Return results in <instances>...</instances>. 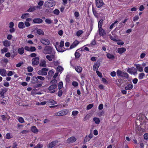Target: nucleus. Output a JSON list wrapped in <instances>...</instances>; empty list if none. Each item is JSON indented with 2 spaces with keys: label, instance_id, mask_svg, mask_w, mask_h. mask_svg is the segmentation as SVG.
I'll use <instances>...</instances> for the list:
<instances>
[{
  "label": "nucleus",
  "instance_id": "f257e3e1",
  "mask_svg": "<svg viewBox=\"0 0 148 148\" xmlns=\"http://www.w3.org/2000/svg\"><path fill=\"white\" fill-rule=\"evenodd\" d=\"M43 52L45 54H52V57L55 55V52L53 47L50 46H46L45 47Z\"/></svg>",
  "mask_w": 148,
  "mask_h": 148
},
{
  "label": "nucleus",
  "instance_id": "f03ea898",
  "mask_svg": "<svg viewBox=\"0 0 148 148\" xmlns=\"http://www.w3.org/2000/svg\"><path fill=\"white\" fill-rule=\"evenodd\" d=\"M117 75L121 77H124L127 79L129 78V75L126 73L123 72L121 70H118L116 72Z\"/></svg>",
  "mask_w": 148,
  "mask_h": 148
},
{
  "label": "nucleus",
  "instance_id": "7ed1b4c3",
  "mask_svg": "<svg viewBox=\"0 0 148 148\" xmlns=\"http://www.w3.org/2000/svg\"><path fill=\"white\" fill-rule=\"evenodd\" d=\"M68 113L66 110H62L55 113L56 116H62Z\"/></svg>",
  "mask_w": 148,
  "mask_h": 148
},
{
  "label": "nucleus",
  "instance_id": "20e7f679",
  "mask_svg": "<svg viewBox=\"0 0 148 148\" xmlns=\"http://www.w3.org/2000/svg\"><path fill=\"white\" fill-rule=\"evenodd\" d=\"M58 141L57 140H55L50 143L47 145L48 148H52L56 146L58 143Z\"/></svg>",
  "mask_w": 148,
  "mask_h": 148
},
{
  "label": "nucleus",
  "instance_id": "39448f33",
  "mask_svg": "<svg viewBox=\"0 0 148 148\" xmlns=\"http://www.w3.org/2000/svg\"><path fill=\"white\" fill-rule=\"evenodd\" d=\"M57 87V85L56 84H53L50 86L48 88V90L50 91H51L50 92V93H53L56 91L55 90H53L55 89Z\"/></svg>",
  "mask_w": 148,
  "mask_h": 148
},
{
  "label": "nucleus",
  "instance_id": "423d86ee",
  "mask_svg": "<svg viewBox=\"0 0 148 148\" xmlns=\"http://www.w3.org/2000/svg\"><path fill=\"white\" fill-rule=\"evenodd\" d=\"M36 84L34 85V88H39L41 87L43 83L42 81L39 80L37 78V81H36Z\"/></svg>",
  "mask_w": 148,
  "mask_h": 148
},
{
  "label": "nucleus",
  "instance_id": "0eeeda50",
  "mask_svg": "<svg viewBox=\"0 0 148 148\" xmlns=\"http://www.w3.org/2000/svg\"><path fill=\"white\" fill-rule=\"evenodd\" d=\"M39 58L38 57H35L32 60V64L33 65H37L38 64Z\"/></svg>",
  "mask_w": 148,
  "mask_h": 148
},
{
  "label": "nucleus",
  "instance_id": "6e6552de",
  "mask_svg": "<svg viewBox=\"0 0 148 148\" xmlns=\"http://www.w3.org/2000/svg\"><path fill=\"white\" fill-rule=\"evenodd\" d=\"M95 1L96 5L98 8L101 7L104 4L102 0H95Z\"/></svg>",
  "mask_w": 148,
  "mask_h": 148
},
{
  "label": "nucleus",
  "instance_id": "1a4fd4ad",
  "mask_svg": "<svg viewBox=\"0 0 148 148\" xmlns=\"http://www.w3.org/2000/svg\"><path fill=\"white\" fill-rule=\"evenodd\" d=\"M40 41L42 44L46 45H48L50 44V41L47 39L44 38L41 39Z\"/></svg>",
  "mask_w": 148,
  "mask_h": 148
},
{
  "label": "nucleus",
  "instance_id": "9d476101",
  "mask_svg": "<svg viewBox=\"0 0 148 148\" xmlns=\"http://www.w3.org/2000/svg\"><path fill=\"white\" fill-rule=\"evenodd\" d=\"M7 88H1V91L0 92V96L3 98L5 97V96H4V94L7 91Z\"/></svg>",
  "mask_w": 148,
  "mask_h": 148
},
{
  "label": "nucleus",
  "instance_id": "9b49d317",
  "mask_svg": "<svg viewBox=\"0 0 148 148\" xmlns=\"http://www.w3.org/2000/svg\"><path fill=\"white\" fill-rule=\"evenodd\" d=\"M54 5V4H53V2L52 3H51L50 2L48 1H46L44 4V6L48 7V8L51 7Z\"/></svg>",
  "mask_w": 148,
  "mask_h": 148
},
{
  "label": "nucleus",
  "instance_id": "f8f14e48",
  "mask_svg": "<svg viewBox=\"0 0 148 148\" xmlns=\"http://www.w3.org/2000/svg\"><path fill=\"white\" fill-rule=\"evenodd\" d=\"M76 139L74 137H71L69 138L67 140V142L68 143H72L76 140Z\"/></svg>",
  "mask_w": 148,
  "mask_h": 148
},
{
  "label": "nucleus",
  "instance_id": "ddd939ff",
  "mask_svg": "<svg viewBox=\"0 0 148 148\" xmlns=\"http://www.w3.org/2000/svg\"><path fill=\"white\" fill-rule=\"evenodd\" d=\"M33 23H40L42 22L43 20L40 18H35L33 20Z\"/></svg>",
  "mask_w": 148,
  "mask_h": 148
},
{
  "label": "nucleus",
  "instance_id": "4468645a",
  "mask_svg": "<svg viewBox=\"0 0 148 148\" xmlns=\"http://www.w3.org/2000/svg\"><path fill=\"white\" fill-rule=\"evenodd\" d=\"M100 65V63L99 62H97L94 64L93 66V70L95 71V69L96 70H98Z\"/></svg>",
  "mask_w": 148,
  "mask_h": 148
},
{
  "label": "nucleus",
  "instance_id": "2eb2a0df",
  "mask_svg": "<svg viewBox=\"0 0 148 148\" xmlns=\"http://www.w3.org/2000/svg\"><path fill=\"white\" fill-rule=\"evenodd\" d=\"M4 46L6 47H9L11 45V42L10 41L6 40L3 42Z\"/></svg>",
  "mask_w": 148,
  "mask_h": 148
},
{
  "label": "nucleus",
  "instance_id": "dca6fc26",
  "mask_svg": "<svg viewBox=\"0 0 148 148\" xmlns=\"http://www.w3.org/2000/svg\"><path fill=\"white\" fill-rule=\"evenodd\" d=\"M0 74L2 76H5L7 74L6 71L4 69H0Z\"/></svg>",
  "mask_w": 148,
  "mask_h": 148
},
{
  "label": "nucleus",
  "instance_id": "f3484780",
  "mask_svg": "<svg viewBox=\"0 0 148 148\" xmlns=\"http://www.w3.org/2000/svg\"><path fill=\"white\" fill-rule=\"evenodd\" d=\"M134 66L136 67L137 69L140 72H142L143 71V69L142 67L140 66V65L138 64H135Z\"/></svg>",
  "mask_w": 148,
  "mask_h": 148
},
{
  "label": "nucleus",
  "instance_id": "a211bd4d",
  "mask_svg": "<svg viewBox=\"0 0 148 148\" xmlns=\"http://www.w3.org/2000/svg\"><path fill=\"white\" fill-rule=\"evenodd\" d=\"M99 34L101 36H103L106 34L105 32L102 28H99Z\"/></svg>",
  "mask_w": 148,
  "mask_h": 148
},
{
  "label": "nucleus",
  "instance_id": "6ab92c4d",
  "mask_svg": "<svg viewBox=\"0 0 148 148\" xmlns=\"http://www.w3.org/2000/svg\"><path fill=\"white\" fill-rule=\"evenodd\" d=\"M79 43L77 40L75 41L71 45L70 49H72L76 47Z\"/></svg>",
  "mask_w": 148,
  "mask_h": 148
},
{
  "label": "nucleus",
  "instance_id": "aec40b11",
  "mask_svg": "<svg viewBox=\"0 0 148 148\" xmlns=\"http://www.w3.org/2000/svg\"><path fill=\"white\" fill-rule=\"evenodd\" d=\"M47 103L48 104L53 105L56 104L57 103V102L52 99L49 100L47 101Z\"/></svg>",
  "mask_w": 148,
  "mask_h": 148
},
{
  "label": "nucleus",
  "instance_id": "412c9836",
  "mask_svg": "<svg viewBox=\"0 0 148 148\" xmlns=\"http://www.w3.org/2000/svg\"><path fill=\"white\" fill-rule=\"evenodd\" d=\"M37 77L36 76H33L31 79V83L32 84L34 85L36 84V81H37Z\"/></svg>",
  "mask_w": 148,
  "mask_h": 148
},
{
  "label": "nucleus",
  "instance_id": "4be33fe9",
  "mask_svg": "<svg viewBox=\"0 0 148 148\" xmlns=\"http://www.w3.org/2000/svg\"><path fill=\"white\" fill-rule=\"evenodd\" d=\"M31 130L33 132L35 133L38 132V130L36 128V127L34 126H33L31 127Z\"/></svg>",
  "mask_w": 148,
  "mask_h": 148
},
{
  "label": "nucleus",
  "instance_id": "5701e85b",
  "mask_svg": "<svg viewBox=\"0 0 148 148\" xmlns=\"http://www.w3.org/2000/svg\"><path fill=\"white\" fill-rule=\"evenodd\" d=\"M38 75H46L47 74V72H44L42 70L38 71Z\"/></svg>",
  "mask_w": 148,
  "mask_h": 148
},
{
  "label": "nucleus",
  "instance_id": "b1692460",
  "mask_svg": "<svg viewBox=\"0 0 148 148\" xmlns=\"http://www.w3.org/2000/svg\"><path fill=\"white\" fill-rule=\"evenodd\" d=\"M126 51V49L124 48H121L118 49V52L119 53H122Z\"/></svg>",
  "mask_w": 148,
  "mask_h": 148
},
{
  "label": "nucleus",
  "instance_id": "393cba45",
  "mask_svg": "<svg viewBox=\"0 0 148 148\" xmlns=\"http://www.w3.org/2000/svg\"><path fill=\"white\" fill-rule=\"evenodd\" d=\"M75 70L78 73H80L82 71V68L79 66H77L75 67Z\"/></svg>",
  "mask_w": 148,
  "mask_h": 148
},
{
  "label": "nucleus",
  "instance_id": "a878e982",
  "mask_svg": "<svg viewBox=\"0 0 148 148\" xmlns=\"http://www.w3.org/2000/svg\"><path fill=\"white\" fill-rule=\"evenodd\" d=\"M18 53L20 55L23 54L24 52V48L23 47H21V48H19L18 49Z\"/></svg>",
  "mask_w": 148,
  "mask_h": 148
},
{
  "label": "nucleus",
  "instance_id": "bb28decb",
  "mask_svg": "<svg viewBox=\"0 0 148 148\" xmlns=\"http://www.w3.org/2000/svg\"><path fill=\"white\" fill-rule=\"evenodd\" d=\"M51 55H47L46 56V58L49 61H52V58L53 59L54 58L55 55H54V57H52V54H50Z\"/></svg>",
  "mask_w": 148,
  "mask_h": 148
},
{
  "label": "nucleus",
  "instance_id": "cd10ccee",
  "mask_svg": "<svg viewBox=\"0 0 148 148\" xmlns=\"http://www.w3.org/2000/svg\"><path fill=\"white\" fill-rule=\"evenodd\" d=\"M107 57L108 58L112 60H113L114 58V56L113 55L109 53H108L107 54Z\"/></svg>",
  "mask_w": 148,
  "mask_h": 148
},
{
  "label": "nucleus",
  "instance_id": "c85d7f7f",
  "mask_svg": "<svg viewBox=\"0 0 148 148\" xmlns=\"http://www.w3.org/2000/svg\"><path fill=\"white\" fill-rule=\"evenodd\" d=\"M18 26V27L21 29H23L25 27V26L24 25V23L22 22H19Z\"/></svg>",
  "mask_w": 148,
  "mask_h": 148
},
{
  "label": "nucleus",
  "instance_id": "c756f323",
  "mask_svg": "<svg viewBox=\"0 0 148 148\" xmlns=\"http://www.w3.org/2000/svg\"><path fill=\"white\" fill-rule=\"evenodd\" d=\"M133 87V86L132 84H128L127 86L125 87V89L126 90H130Z\"/></svg>",
  "mask_w": 148,
  "mask_h": 148
},
{
  "label": "nucleus",
  "instance_id": "7c9ffc66",
  "mask_svg": "<svg viewBox=\"0 0 148 148\" xmlns=\"http://www.w3.org/2000/svg\"><path fill=\"white\" fill-rule=\"evenodd\" d=\"M40 66L46 67L47 66V65L46 64V61L45 60H43L41 61L40 63Z\"/></svg>",
  "mask_w": 148,
  "mask_h": 148
},
{
  "label": "nucleus",
  "instance_id": "2f4dec72",
  "mask_svg": "<svg viewBox=\"0 0 148 148\" xmlns=\"http://www.w3.org/2000/svg\"><path fill=\"white\" fill-rule=\"evenodd\" d=\"M37 33L39 35H43L44 34L43 31L41 29H38L37 30Z\"/></svg>",
  "mask_w": 148,
  "mask_h": 148
},
{
  "label": "nucleus",
  "instance_id": "473e14b6",
  "mask_svg": "<svg viewBox=\"0 0 148 148\" xmlns=\"http://www.w3.org/2000/svg\"><path fill=\"white\" fill-rule=\"evenodd\" d=\"M63 70V68L61 66H59L57 68V71L58 72H62Z\"/></svg>",
  "mask_w": 148,
  "mask_h": 148
},
{
  "label": "nucleus",
  "instance_id": "72a5a7b5",
  "mask_svg": "<svg viewBox=\"0 0 148 148\" xmlns=\"http://www.w3.org/2000/svg\"><path fill=\"white\" fill-rule=\"evenodd\" d=\"M122 79H117L116 81V82L118 85H121L122 84Z\"/></svg>",
  "mask_w": 148,
  "mask_h": 148
},
{
  "label": "nucleus",
  "instance_id": "f704fd0d",
  "mask_svg": "<svg viewBox=\"0 0 148 148\" xmlns=\"http://www.w3.org/2000/svg\"><path fill=\"white\" fill-rule=\"evenodd\" d=\"M145 76L144 73H142L139 74L138 76V78L139 79H142Z\"/></svg>",
  "mask_w": 148,
  "mask_h": 148
},
{
  "label": "nucleus",
  "instance_id": "c9c22d12",
  "mask_svg": "<svg viewBox=\"0 0 148 148\" xmlns=\"http://www.w3.org/2000/svg\"><path fill=\"white\" fill-rule=\"evenodd\" d=\"M29 15V14L27 13L23 14H22V16H21V18L22 19L28 17L27 16H28Z\"/></svg>",
  "mask_w": 148,
  "mask_h": 148
},
{
  "label": "nucleus",
  "instance_id": "e433bc0d",
  "mask_svg": "<svg viewBox=\"0 0 148 148\" xmlns=\"http://www.w3.org/2000/svg\"><path fill=\"white\" fill-rule=\"evenodd\" d=\"M55 47L56 49L58 51V52H63L64 51V50H62V49H61L60 47L58 46L57 47L56 45L55 46Z\"/></svg>",
  "mask_w": 148,
  "mask_h": 148
},
{
  "label": "nucleus",
  "instance_id": "4c0bfd02",
  "mask_svg": "<svg viewBox=\"0 0 148 148\" xmlns=\"http://www.w3.org/2000/svg\"><path fill=\"white\" fill-rule=\"evenodd\" d=\"M58 89L60 90L63 86V83L62 81H61L58 84Z\"/></svg>",
  "mask_w": 148,
  "mask_h": 148
},
{
  "label": "nucleus",
  "instance_id": "58836bf2",
  "mask_svg": "<svg viewBox=\"0 0 148 148\" xmlns=\"http://www.w3.org/2000/svg\"><path fill=\"white\" fill-rule=\"evenodd\" d=\"M103 20L102 19L100 20L98 23V28H101L102 27Z\"/></svg>",
  "mask_w": 148,
  "mask_h": 148
},
{
  "label": "nucleus",
  "instance_id": "ea45409f",
  "mask_svg": "<svg viewBox=\"0 0 148 148\" xmlns=\"http://www.w3.org/2000/svg\"><path fill=\"white\" fill-rule=\"evenodd\" d=\"M78 50V49L76 51V52H75V58H79V57H80V53H79V52H77V50Z\"/></svg>",
  "mask_w": 148,
  "mask_h": 148
},
{
  "label": "nucleus",
  "instance_id": "a19ab883",
  "mask_svg": "<svg viewBox=\"0 0 148 148\" xmlns=\"http://www.w3.org/2000/svg\"><path fill=\"white\" fill-rule=\"evenodd\" d=\"M93 121L95 122L96 124H99V123L100 121L98 118L95 117L93 118Z\"/></svg>",
  "mask_w": 148,
  "mask_h": 148
},
{
  "label": "nucleus",
  "instance_id": "79ce46f5",
  "mask_svg": "<svg viewBox=\"0 0 148 148\" xmlns=\"http://www.w3.org/2000/svg\"><path fill=\"white\" fill-rule=\"evenodd\" d=\"M36 9L35 7H31L28 10V12H32L35 11Z\"/></svg>",
  "mask_w": 148,
  "mask_h": 148
},
{
  "label": "nucleus",
  "instance_id": "37998d69",
  "mask_svg": "<svg viewBox=\"0 0 148 148\" xmlns=\"http://www.w3.org/2000/svg\"><path fill=\"white\" fill-rule=\"evenodd\" d=\"M18 120L19 122L21 123H23L24 122V120L23 118L19 117L18 118Z\"/></svg>",
  "mask_w": 148,
  "mask_h": 148
},
{
  "label": "nucleus",
  "instance_id": "c03bdc74",
  "mask_svg": "<svg viewBox=\"0 0 148 148\" xmlns=\"http://www.w3.org/2000/svg\"><path fill=\"white\" fill-rule=\"evenodd\" d=\"M93 105L92 104H90L87 106L86 109L88 110H90L93 107Z\"/></svg>",
  "mask_w": 148,
  "mask_h": 148
},
{
  "label": "nucleus",
  "instance_id": "a18cd8bd",
  "mask_svg": "<svg viewBox=\"0 0 148 148\" xmlns=\"http://www.w3.org/2000/svg\"><path fill=\"white\" fill-rule=\"evenodd\" d=\"M8 51V49L6 47H4L3 49H2L1 50L2 53H3L4 52H6Z\"/></svg>",
  "mask_w": 148,
  "mask_h": 148
},
{
  "label": "nucleus",
  "instance_id": "49530a36",
  "mask_svg": "<svg viewBox=\"0 0 148 148\" xmlns=\"http://www.w3.org/2000/svg\"><path fill=\"white\" fill-rule=\"evenodd\" d=\"M83 32L82 30H79L77 32V35L78 36H79L81 35L82 33Z\"/></svg>",
  "mask_w": 148,
  "mask_h": 148
},
{
  "label": "nucleus",
  "instance_id": "de8ad7c7",
  "mask_svg": "<svg viewBox=\"0 0 148 148\" xmlns=\"http://www.w3.org/2000/svg\"><path fill=\"white\" fill-rule=\"evenodd\" d=\"M45 22L46 23L48 24H50L52 23V21L51 20L48 18L46 19L45 20Z\"/></svg>",
  "mask_w": 148,
  "mask_h": 148
},
{
  "label": "nucleus",
  "instance_id": "09e8293b",
  "mask_svg": "<svg viewBox=\"0 0 148 148\" xmlns=\"http://www.w3.org/2000/svg\"><path fill=\"white\" fill-rule=\"evenodd\" d=\"M60 11L58 9H55L53 11V13L57 15H58Z\"/></svg>",
  "mask_w": 148,
  "mask_h": 148
},
{
  "label": "nucleus",
  "instance_id": "8fccbe9b",
  "mask_svg": "<svg viewBox=\"0 0 148 148\" xmlns=\"http://www.w3.org/2000/svg\"><path fill=\"white\" fill-rule=\"evenodd\" d=\"M43 147V145L40 143L38 144L34 148H40Z\"/></svg>",
  "mask_w": 148,
  "mask_h": 148
},
{
  "label": "nucleus",
  "instance_id": "3c124183",
  "mask_svg": "<svg viewBox=\"0 0 148 148\" xmlns=\"http://www.w3.org/2000/svg\"><path fill=\"white\" fill-rule=\"evenodd\" d=\"M27 69L28 71L30 72L32 71L33 70V68L30 66L28 67Z\"/></svg>",
  "mask_w": 148,
  "mask_h": 148
},
{
  "label": "nucleus",
  "instance_id": "603ef678",
  "mask_svg": "<svg viewBox=\"0 0 148 148\" xmlns=\"http://www.w3.org/2000/svg\"><path fill=\"white\" fill-rule=\"evenodd\" d=\"M37 78L38 79H40V80H41V81H43L44 80L45 78L44 77L40 76H38L37 77Z\"/></svg>",
  "mask_w": 148,
  "mask_h": 148
},
{
  "label": "nucleus",
  "instance_id": "864d4df0",
  "mask_svg": "<svg viewBox=\"0 0 148 148\" xmlns=\"http://www.w3.org/2000/svg\"><path fill=\"white\" fill-rule=\"evenodd\" d=\"M110 39L114 41H117L118 40L116 39V37L114 36H110Z\"/></svg>",
  "mask_w": 148,
  "mask_h": 148
},
{
  "label": "nucleus",
  "instance_id": "5fc2aeb1",
  "mask_svg": "<svg viewBox=\"0 0 148 148\" xmlns=\"http://www.w3.org/2000/svg\"><path fill=\"white\" fill-rule=\"evenodd\" d=\"M44 3V1H42L40 0L38 3V5L41 7L43 5Z\"/></svg>",
  "mask_w": 148,
  "mask_h": 148
},
{
  "label": "nucleus",
  "instance_id": "6e6d98bb",
  "mask_svg": "<svg viewBox=\"0 0 148 148\" xmlns=\"http://www.w3.org/2000/svg\"><path fill=\"white\" fill-rule=\"evenodd\" d=\"M96 73L100 77H102V74L101 73L99 72V71H96Z\"/></svg>",
  "mask_w": 148,
  "mask_h": 148
},
{
  "label": "nucleus",
  "instance_id": "4d7b16f0",
  "mask_svg": "<svg viewBox=\"0 0 148 148\" xmlns=\"http://www.w3.org/2000/svg\"><path fill=\"white\" fill-rule=\"evenodd\" d=\"M79 112L78 111H73L72 112V115L74 116H76L78 113Z\"/></svg>",
  "mask_w": 148,
  "mask_h": 148
},
{
  "label": "nucleus",
  "instance_id": "13d9d810",
  "mask_svg": "<svg viewBox=\"0 0 148 148\" xmlns=\"http://www.w3.org/2000/svg\"><path fill=\"white\" fill-rule=\"evenodd\" d=\"M36 48L34 47H31L30 48V51L33 52L35 51Z\"/></svg>",
  "mask_w": 148,
  "mask_h": 148
},
{
  "label": "nucleus",
  "instance_id": "bf43d9fd",
  "mask_svg": "<svg viewBox=\"0 0 148 148\" xmlns=\"http://www.w3.org/2000/svg\"><path fill=\"white\" fill-rule=\"evenodd\" d=\"M72 85L74 86H77L78 85V83L76 82H73L72 83Z\"/></svg>",
  "mask_w": 148,
  "mask_h": 148
},
{
  "label": "nucleus",
  "instance_id": "052dcab7",
  "mask_svg": "<svg viewBox=\"0 0 148 148\" xmlns=\"http://www.w3.org/2000/svg\"><path fill=\"white\" fill-rule=\"evenodd\" d=\"M64 41H62L60 42V46H59V47H60L62 48L64 46Z\"/></svg>",
  "mask_w": 148,
  "mask_h": 148
},
{
  "label": "nucleus",
  "instance_id": "680f3d73",
  "mask_svg": "<svg viewBox=\"0 0 148 148\" xmlns=\"http://www.w3.org/2000/svg\"><path fill=\"white\" fill-rule=\"evenodd\" d=\"M54 73V72L52 70L49 71L48 73V74L49 75L51 76H52Z\"/></svg>",
  "mask_w": 148,
  "mask_h": 148
},
{
  "label": "nucleus",
  "instance_id": "e2e57ef3",
  "mask_svg": "<svg viewBox=\"0 0 148 148\" xmlns=\"http://www.w3.org/2000/svg\"><path fill=\"white\" fill-rule=\"evenodd\" d=\"M57 80L55 79L53 80H52L50 82V84H55L57 83Z\"/></svg>",
  "mask_w": 148,
  "mask_h": 148
},
{
  "label": "nucleus",
  "instance_id": "0e129e2a",
  "mask_svg": "<svg viewBox=\"0 0 148 148\" xmlns=\"http://www.w3.org/2000/svg\"><path fill=\"white\" fill-rule=\"evenodd\" d=\"M6 101L3 99H1V103L2 105H4L5 104Z\"/></svg>",
  "mask_w": 148,
  "mask_h": 148
},
{
  "label": "nucleus",
  "instance_id": "69168bd1",
  "mask_svg": "<svg viewBox=\"0 0 148 148\" xmlns=\"http://www.w3.org/2000/svg\"><path fill=\"white\" fill-rule=\"evenodd\" d=\"M62 90H60L58 92V96L60 97H61L62 95Z\"/></svg>",
  "mask_w": 148,
  "mask_h": 148
},
{
  "label": "nucleus",
  "instance_id": "338daca9",
  "mask_svg": "<svg viewBox=\"0 0 148 148\" xmlns=\"http://www.w3.org/2000/svg\"><path fill=\"white\" fill-rule=\"evenodd\" d=\"M134 71L133 70V69L130 68H129L127 70V71L130 73H133Z\"/></svg>",
  "mask_w": 148,
  "mask_h": 148
},
{
  "label": "nucleus",
  "instance_id": "774afa93",
  "mask_svg": "<svg viewBox=\"0 0 148 148\" xmlns=\"http://www.w3.org/2000/svg\"><path fill=\"white\" fill-rule=\"evenodd\" d=\"M144 138L145 139L147 140L148 139V134H145L144 136Z\"/></svg>",
  "mask_w": 148,
  "mask_h": 148
}]
</instances>
